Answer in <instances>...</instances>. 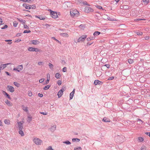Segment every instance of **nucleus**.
Wrapping results in <instances>:
<instances>
[{"instance_id": "1", "label": "nucleus", "mask_w": 150, "mask_h": 150, "mask_svg": "<svg viewBox=\"0 0 150 150\" xmlns=\"http://www.w3.org/2000/svg\"><path fill=\"white\" fill-rule=\"evenodd\" d=\"M33 142L37 145H40L42 143V141L40 139L35 137L33 139Z\"/></svg>"}, {"instance_id": "2", "label": "nucleus", "mask_w": 150, "mask_h": 150, "mask_svg": "<svg viewBox=\"0 0 150 150\" xmlns=\"http://www.w3.org/2000/svg\"><path fill=\"white\" fill-rule=\"evenodd\" d=\"M79 12L76 10H74L72 11H71L70 12L71 15L73 17L77 16L79 14Z\"/></svg>"}, {"instance_id": "3", "label": "nucleus", "mask_w": 150, "mask_h": 150, "mask_svg": "<svg viewBox=\"0 0 150 150\" xmlns=\"http://www.w3.org/2000/svg\"><path fill=\"white\" fill-rule=\"evenodd\" d=\"M28 50L29 51L39 52L40 50L38 48H33L32 47H29L28 49Z\"/></svg>"}, {"instance_id": "4", "label": "nucleus", "mask_w": 150, "mask_h": 150, "mask_svg": "<svg viewBox=\"0 0 150 150\" xmlns=\"http://www.w3.org/2000/svg\"><path fill=\"white\" fill-rule=\"evenodd\" d=\"M7 89L11 92H13L14 91V88L10 85H8L7 87Z\"/></svg>"}, {"instance_id": "5", "label": "nucleus", "mask_w": 150, "mask_h": 150, "mask_svg": "<svg viewBox=\"0 0 150 150\" xmlns=\"http://www.w3.org/2000/svg\"><path fill=\"white\" fill-rule=\"evenodd\" d=\"M86 35H83L80 37L78 40V42H80V41H84L85 39L86 38Z\"/></svg>"}, {"instance_id": "6", "label": "nucleus", "mask_w": 150, "mask_h": 150, "mask_svg": "<svg viewBox=\"0 0 150 150\" xmlns=\"http://www.w3.org/2000/svg\"><path fill=\"white\" fill-rule=\"evenodd\" d=\"M85 12L88 13L90 12H92L93 11V10L90 7L87 6L85 8Z\"/></svg>"}, {"instance_id": "7", "label": "nucleus", "mask_w": 150, "mask_h": 150, "mask_svg": "<svg viewBox=\"0 0 150 150\" xmlns=\"http://www.w3.org/2000/svg\"><path fill=\"white\" fill-rule=\"evenodd\" d=\"M51 14L52 17L53 18H56L58 17L57 13L55 11H52Z\"/></svg>"}, {"instance_id": "8", "label": "nucleus", "mask_w": 150, "mask_h": 150, "mask_svg": "<svg viewBox=\"0 0 150 150\" xmlns=\"http://www.w3.org/2000/svg\"><path fill=\"white\" fill-rule=\"evenodd\" d=\"M22 122H18L19 130H22L23 128V122L22 121Z\"/></svg>"}, {"instance_id": "9", "label": "nucleus", "mask_w": 150, "mask_h": 150, "mask_svg": "<svg viewBox=\"0 0 150 150\" xmlns=\"http://www.w3.org/2000/svg\"><path fill=\"white\" fill-rule=\"evenodd\" d=\"M103 84V82L100 81L98 80H95L94 82V84L95 85L97 84L102 85Z\"/></svg>"}, {"instance_id": "10", "label": "nucleus", "mask_w": 150, "mask_h": 150, "mask_svg": "<svg viewBox=\"0 0 150 150\" xmlns=\"http://www.w3.org/2000/svg\"><path fill=\"white\" fill-rule=\"evenodd\" d=\"M22 6L26 9H30L31 8V5H28L24 3L23 4Z\"/></svg>"}, {"instance_id": "11", "label": "nucleus", "mask_w": 150, "mask_h": 150, "mask_svg": "<svg viewBox=\"0 0 150 150\" xmlns=\"http://www.w3.org/2000/svg\"><path fill=\"white\" fill-rule=\"evenodd\" d=\"M11 64V63H10L6 64H5L1 65L0 66V68H1V69H3L6 67V65L10 64Z\"/></svg>"}, {"instance_id": "12", "label": "nucleus", "mask_w": 150, "mask_h": 150, "mask_svg": "<svg viewBox=\"0 0 150 150\" xmlns=\"http://www.w3.org/2000/svg\"><path fill=\"white\" fill-rule=\"evenodd\" d=\"M31 42H32V44L34 45L39 44L40 43L38 41L34 40H32Z\"/></svg>"}, {"instance_id": "13", "label": "nucleus", "mask_w": 150, "mask_h": 150, "mask_svg": "<svg viewBox=\"0 0 150 150\" xmlns=\"http://www.w3.org/2000/svg\"><path fill=\"white\" fill-rule=\"evenodd\" d=\"M56 125H54L50 128V130L51 132H53L56 130Z\"/></svg>"}, {"instance_id": "14", "label": "nucleus", "mask_w": 150, "mask_h": 150, "mask_svg": "<svg viewBox=\"0 0 150 150\" xmlns=\"http://www.w3.org/2000/svg\"><path fill=\"white\" fill-rule=\"evenodd\" d=\"M63 94V92L62 90H59L57 93V96L59 98L61 97Z\"/></svg>"}, {"instance_id": "15", "label": "nucleus", "mask_w": 150, "mask_h": 150, "mask_svg": "<svg viewBox=\"0 0 150 150\" xmlns=\"http://www.w3.org/2000/svg\"><path fill=\"white\" fill-rule=\"evenodd\" d=\"M5 103L8 105L9 106H11L12 105V103L10 101H8V100H6Z\"/></svg>"}, {"instance_id": "16", "label": "nucleus", "mask_w": 150, "mask_h": 150, "mask_svg": "<svg viewBox=\"0 0 150 150\" xmlns=\"http://www.w3.org/2000/svg\"><path fill=\"white\" fill-rule=\"evenodd\" d=\"M60 35L62 37H68L69 35L68 34L65 33H61L60 34Z\"/></svg>"}, {"instance_id": "17", "label": "nucleus", "mask_w": 150, "mask_h": 150, "mask_svg": "<svg viewBox=\"0 0 150 150\" xmlns=\"http://www.w3.org/2000/svg\"><path fill=\"white\" fill-rule=\"evenodd\" d=\"M17 68L19 70V71H21L22 70L23 68V67L22 65H18L17 67Z\"/></svg>"}, {"instance_id": "18", "label": "nucleus", "mask_w": 150, "mask_h": 150, "mask_svg": "<svg viewBox=\"0 0 150 150\" xmlns=\"http://www.w3.org/2000/svg\"><path fill=\"white\" fill-rule=\"evenodd\" d=\"M102 121L105 122H110V120L109 119L105 117L103 118Z\"/></svg>"}, {"instance_id": "19", "label": "nucleus", "mask_w": 150, "mask_h": 150, "mask_svg": "<svg viewBox=\"0 0 150 150\" xmlns=\"http://www.w3.org/2000/svg\"><path fill=\"white\" fill-rule=\"evenodd\" d=\"M4 94L10 100H11V98L10 95L8 94L7 93H6V92L4 91Z\"/></svg>"}, {"instance_id": "20", "label": "nucleus", "mask_w": 150, "mask_h": 150, "mask_svg": "<svg viewBox=\"0 0 150 150\" xmlns=\"http://www.w3.org/2000/svg\"><path fill=\"white\" fill-rule=\"evenodd\" d=\"M61 76V75L59 73H57L55 74V77L58 79H60Z\"/></svg>"}, {"instance_id": "21", "label": "nucleus", "mask_w": 150, "mask_h": 150, "mask_svg": "<svg viewBox=\"0 0 150 150\" xmlns=\"http://www.w3.org/2000/svg\"><path fill=\"white\" fill-rule=\"evenodd\" d=\"M18 20L21 22L23 24H25V20H23L22 19L18 18Z\"/></svg>"}, {"instance_id": "22", "label": "nucleus", "mask_w": 150, "mask_h": 150, "mask_svg": "<svg viewBox=\"0 0 150 150\" xmlns=\"http://www.w3.org/2000/svg\"><path fill=\"white\" fill-rule=\"evenodd\" d=\"M32 119V117L30 116H28L27 117V121L28 122H30Z\"/></svg>"}, {"instance_id": "23", "label": "nucleus", "mask_w": 150, "mask_h": 150, "mask_svg": "<svg viewBox=\"0 0 150 150\" xmlns=\"http://www.w3.org/2000/svg\"><path fill=\"white\" fill-rule=\"evenodd\" d=\"M75 2L77 4H80L82 3V0H75Z\"/></svg>"}, {"instance_id": "24", "label": "nucleus", "mask_w": 150, "mask_h": 150, "mask_svg": "<svg viewBox=\"0 0 150 150\" xmlns=\"http://www.w3.org/2000/svg\"><path fill=\"white\" fill-rule=\"evenodd\" d=\"M4 123L7 125H9L10 124V121L9 120L5 119L4 121Z\"/></svg>"}, {"instance_id": "25", "label": "nucleus", "mask_w": 150, "mask_h": 150, "mask_svg": "<svg viewBox=\"0 0 150 150\" xmlns=\"http://www.w3.org/2000/svg\"><path fill=\"white\" fill-rule=\"evenodd\" d=\"M21 135V136H23L24 135V133L22 130H19L18 132Z\"/></svg>"}, {"instance_id": "26", "label": "nucleus", "mask_w": 150, "mask_h": 150, "mask_svg": "<svg viewBox=\"0 0 150 150\" xmlns=\"http://www.w3.org/2000/svg\"><path fill=\"white\" fill-rule=\"evenodd\" d=\"M80 141V139L78 138H73L72 139V141L74 142H75L76 141L77 142H79Z\"/></svg>"}, {"instance_id": "27", "label": "nucleus", "mask_w": 150, "mask_h": 150, "mask_svg": "<svg viewBox=\"0 0 150 150\" xmlns=\"http://www.w3.org/2000/svg\"><path fill=\"white\" fill-rule=\"evenodd\" d=\"M95 6L98 8L99 9H102V10H103V8L102 7L98 5H95Z\"/></svg>"}, {"instance_id": "28", "label": "nucleus", "mask_w": 150, "mask_h": 150, "mask_svg": "<svg viewBox=\"0 0 150 150\" xmlns=\"http://www.w3.org/2000/svg\"><path fill=\"white\" fill-rule=\"evenodd\" d=\"M27 107H25L23 105L22 106V109L24 111H26V112H28V109Z\"/></svg>"}, {"instance_id": "29", "label": "nucleus", "mask_w": 150, "mask_h": 150, "mask_svg": "<svg viewBox=\"0 0 150 150\" xmlns=\"http://www.w3.org/2000/svg\"><path fill=\"white\" fill-rule=\"evenodd\" d=\"M50 86L49 85H47L45 86L44 88L43 89L45 90H47L50 87Z\"/></svg>"}, {"instance_id": "30", "label": "nucleus", "mask_w": 150, "mask_h": 150, "mask_svg": "<svg viewBox=\"0 0 150 150\" xmlns=\"http://www.w3.org/2000/svg\"><path fill=\"white\" fill-rule=\"evenodd\" d=\"M100 33L98 31H95L93 33L94 36H97L99 35Z\"/></svg>"}, {"instance_id": "31", "label": "nucleus", "mask_w": 150, "mask_h": 150, "mask_svg": "<svg viewBox=\"0 0 150 150\" xmlns=\"http://www.w3.org/2000/svg\"><path fill=\"white\" fill-rule=\"evenodd\" d=\"M63 143L64 144H65L67 145H69L71 144V143L69 141H64Z\"/></svg>"}, {"instance_id": "32", "label": "nucleus", "mask_w": 150, "mask_h": 150, "mask_svg": "<svg viewBox=\"0 0 150 150\" xmlns=\"http://www.w3.org/2000/svg\"><path fill=\"white\" fill-rule=\"evenodd\" d=\"M17 87H19L20 86V84L17 82H14L13 83Z\"/></svg>"}, {"instance_id": "33", "label": "nucleus", "mask_w": 150, "mask_h": 150, "mask_svg": "<svg viewBox=\"0 0 150 150\" xmlns=\"http://www.w3.org/2000/svg\"><path fill=\"white\" fill-rule=\"evenodd\" d=\"M144 139L142 137H139L138 138V140L139 142H142L144 141Z\"/></svg>"}, {"instance_id": "34", "label": "nucleus", "mask_w": 150, "mask_h": 150, "mask_svg": "<svg viewBox=\"0 0 150 150\" xmlns=\"http://www.w3.org/2000/svg\"><path fill=\"white\" fill-rule=\"evenodd\" d=\"M137 121H140V122L139 124V125H141L142 123H143L144 122L143 121H142L141 119H139V118L137 119Z\"/></svg>"}, {"instance_id": "35", "label": "nucleus", "mask_w": 150, "mask_h": 150, "mask_svg": "<svg viewBox=\"0 0 150 150\" xmlns=\"http://www.w3.org/2000/svg\"><path fill=\"white\" fill-rule=\"evenodd\" d=\"M48 75H49V78L47 79V80L45 81V84H47L49 83V81L50 80V74H48Z\"/></svg>"}, {"instance_id": "36", "label": "nucleus", "mask_w": 150, "mask_h": 150, "mask_svg": "<svg viewBox=\"0 0 150 150\" xmlns=\"http://www.w3.org/2000/svg\"><path fill=\"white\" fill-rule=\"evenodd\" d=\"M145 20V19L138 18L135 19L134 20V21L136 22H137V21H141V20Z\"/></svg>"}, {"instance_id": "37", "label": "nucleus", "mask_w": 150, "mask_h": 150, "mask_svg": "<svg viewBox=\"0 0 150 150\" xmlns=\"http://www.w3.org/2000/svg\"><path fill=\"white\" fill-rule=\"evenodd\" d=\"M18 23L17 21H14L13 22V25L14 27H16L18 25Z\"/></svg>"}, {"instance_id": "38", "label": "nucleus", "mask_w": 150, "mask_h": 150, "mask_svg": "<svg viewBox=\"0 0 150 150\" xmlns=\"http://www.w3.org/2000/svg\"><path fill=\"white\" fill-rule=\"evenodd\" d=\"M128 62L130 64H132L133 63L134 61H133V60H132V59H129L128 60Z\"/></svg>"}, {"instance_id": "39", "label": "nucleus", "mask_w": 150, "mask_h": 150, "mask_svg": "<svg viewBox=\"0 0 150 150\" xmlns=\"http://www.w3.org/2000/svg\"><path fill=\"white\" fill-rule=\"evenodd\" d=\"M123 8L124 9H127L129 8V6L127 5H124Z\"/></svg>"}, {"instance_id": "40", "label": "nucleus", "mask_w": 150, "mask_h": 150, "mask_svg": "<svg viewBox=\"0 0 150 150\" xmlns=\"http://www.w3.org/2000/svg\"><path fill=\"white\" fill-rule=\"evenodd\" d=\"M49 66L50 69H52L53 67V65L51 63H49Z\"/></svg>"}, {"instance_id": "41", "label": "nucleus", "mask_w": 150, "mask_h": 150, "mask_svg": "<svg viewBox=\"0 0 150 150\" xmlns=\"http://www.w3.org/2000/svg\"><path fill=\"white\" fill-rule=\"evenodd\" d=\"M66 89V88L65 86H63L62 89L60 90H62V92H63Z\"/></svg>"}, {"instance_id": "42", "label": "nucleus", "mask_w": 150, "mask_h": 150, "mask_svg": "<svg viewBox=\"0 0 150 150\" xmlns=\"http://www.w3.org/2000/svg\"><path fill=\"white\" fill-rule=\"evenodd\" d=\"M146 147L144 146H142L141 148V150H146Z\"/></svg>"}, {"instance_id": "43", "label": "nucleus", "mask_w": 150, "mask_h": 150, "mask_svg": "<svg viewBox=\"0 0 150 150\" xmlns=\"http://www.w3.org/2000/svg\"><path fill=\"white\" fill-rule=\"evenodd\" d=\"M28 93V95L30 97L32 96V93L31 91H29Z\"/></svg>"}, {"instance_id": "44", "label": "nucleus", "mask_w": 150, "mask_h": 150, "mask_svg": "<svg viewBox=\"0 0 150 150\" xmlns=\"http://www.w3.org/2000/svg\"><path fill=\"white\" fill-rule=\"evenodd\" d=\"M74 94H72V93H70V98L69 99L70 100H71L72 99L73 97L74 96Z\"/></svg>"}, {"instance_id": "45", "label": "nucleus", "mask_w": 150, "mask_h": 150, "mask_svg": "<svg viewBox=\"0 0 150 150\" xmlns=\"http://www.w3.org/2000/svg\"><path fill=\"white\" fill-rule=\"evenodd\" d=\"M35 17L36 18H39V19H40L41 20H44L45 19V18H44L42 17H39V16H35Z\"/></svg>"}, {"instance_id": "46", "label": "nucleus", "mask_w": 150, "mask_h": 150, "mask_svg": "<svg viewBox=\"0 0 150 150\" xmlns=\"http://www.w3.org/2000/svg\"><path fill=\"white\" fill-rule=\"evenodd\" d=\"M143 1L146 4H147L149 2V0H143Z\"/></svg>"}, {"instance_id": "47", "label": "nucleus", "mask_w": 150, "mask_h": 150, "mask_svg": "<svg viewBox=\"0 0 150 150\" xmlns=\"http://www.w3.org/2000/svg\"><path fill=\"white\" fill-rule=\"evenodd\" d=\"M74 150H81L82 148L81 147H79L75 148L74 149Z\"/></svg>"}, {"instance_id": "48", "label": "nucleus", "mask_w": 150, "mask_h": 150, "mask_svg": "<svg viewBox=\"0 0 150 150\" xmlns=\"http://www.w3.org/2000/svg\"><path fill=\"white\" fill-rule=\"evenodd\" d=\"M82 4H83V5H84L89 6V5L87 4V2L86 1H83L82 2Z\"/></svg>"}, {"instance_id": "49", "label": "nucleus", "mask_w": 150, "mask_h": 150, "mask_svg": "<svg viewBox=\"0 0 150 150\" xmlns=\"http://www.w3.org/2000/svg\"><path fill=\"white\" fill-rule=\"evenodd\" d=\"M31 8L33 9H35L36 8V5L35 4H33L31 6Z\"/></svg>"}, {"instance_id": "50", "label": "nucleus", "mask_w": 150, "mask_h": 150, "mask_svg": "<svg viewBox=\"0 0 150 150\" xmlns=\"http://www.w3.org/2000/svg\"><path fill=\"white\" fill-rule=\"evenodd\" d=\"M31 32L30 30H25L23 32V33H29Z\"/></svg>"}, {"instance_id": "51", "label": "nucleus", "mask_w": 150, "mask_h": 150, "mask_svg": "<svg viewBox=\"0 0 150 150\" xmlns=\"http://www.w3.org/2000/svg\"><path fill=\"white\" fill-rule=\"evenodd\" d=\"M106 67L107 68H109L110 67V65L109 64H106L103 66L102 67Z\"/></svg>"}, {"instance_id": "52", "label": "nucleus", "mask_w": 150, "mask_h": 150, "mask_svg": "<svg viewBox=\"0 0 150 150\" xmlns=\"http://www.w3.org/2000/svg\"><path fill=\"white\" fill-rule=\"evenodd\" d=\"M137 34L138 35H142V33L141 32H137Z\"/></svg>"}, {"instance_id": "53", "label": "nucleus", "mask_w": 150, "mask_h": 150, "mask_svg": "<svg viewBox=\"0 0 150 150\" xmlns=\"http://www.w3.org/2000/svg\"><path fill=\"white\" fill-rule=\"evenodd\" d=\"M57 83L59 86L60 85L62 84V81L61 80H59L57 81Z\"/></svg>"}, {"instance_id": "54", "label": "nucleus", "mask_w": 150, "mask_h": 150, "mask_svg": "<svg viewBox=\"0 0 150 150\" xmlns=\"http://www.w3.org/2000/svg\"><path fill=\"white\" fill-rule=\"evenodd\" d=\"M40 113L41 114L44 115H46L47 114V112H40Z\"/></svg>"}, {"instance_id": "55", "label": "nucleus", "mask_w": 150, "mask_h": 150, "mask_svg": "<svg viewBox=\"0 0 150 150\" xmlns=\"http://www.w3.org/2000/svg\"><path fill=\"white\" fill-rule=\"evenodd\" d=\"M8 25H4V26L3 27H2L1 28V29H6V28H7V27H8Z\"/></svg>"}, {"instance_id": "56", "label": "nucleus", "mask_w": 150, "mask_h": 150, "mask_svg": "<svg viewBox=\"0 0 150 150\" xmlns=\"http://www.w3.org/2000/svg\"><path fill=\"white\" fill-rule=\"evenodd\" d=\"M44 79H43V78L41 79H40L39 80V82L40 83H42L44 81Z\"/></svg>"}, {"instance_id": "57", "label": "nucleus", "mask_w": 150, "mask_h": 150, "mask_svg": "<svg viewBox=\"0 0 150 150\" xmlns=\"http://www.w3.org/2000/svg\"><path fill=\"white\" fill-rule=\"evenodd\" d=\"M114 76H111V77H109L108 79V80H111L113 79H114Z\"/></svg>"}, {"instance_id": "58", "label": "nucleus", "mask_w": 150, "mask_h": 150, "mask_svg": "<svg viewBox=\"0 0 150 150\" xmlns=\"http://www.w3.org/2000/svg\"><path fill=\"white\" fill-rule=\"evenodd\" d=\"M67 68L66 67H64V68L62 69V71L63 72H66L67 71Z\"/></svg>"}, {"instance_id": "59", "label": "nucleus", "mask_w": 150, "mask_h": 150, "mask_svg": "<svg viewBox=\"0 0 150 150\" xmlns=\"http://www.w3.org/2000/svg\"><path fill=\"white\" fill-rule=\"evenodd\" d=\"M24 25V28L25 29H29V27H28V26L27 25H25V24Z\"/></svg>"}, {"instance_id": "60", "label": "nucleus", "mask_w": 150, "mask_h": 150, "mask_svg": "<svg viewBox=\"0 0 150 150\" xmlns=\"http://www.w3.org/2000/svg\"><path fill=\"white\" fill-rule=\"evenodd\" d=\"M52 38L54 40H55L57 42L60 43V42L58 40L56 39L55 37H53Z\"/></svg>"}, {"instance_id": "61", "label": "nucleus", "mask_w": 150, "mask_h": 150, "mask_svg": "<svg viewBox=\"0 0 150 150\" xmlns=\"http://www.w3.org/2000/svg\"><path fill=\"white\" fill-rule=\"evenodd\" d=\"M48 150H53V149L52 148L51 146H49L48 148L47 149Z\"/></svg>"}, {"instance_id": "62", "label": "nucleus", "mask_w": 150, "mask_h": 150, "mask_svg": "<svg viewBox=\"0 0 150 150\" xmlns=\"http://www.w3.org/2000/svg\"><path fill=\"white\" fill-rule=\"evenodd\" d=\"M79 27L82 28V29H83L84 28H85V26L84 25L81 24L79 25Z\"/></svg>"}, {"instance_id": "63", "label": "nucleus", "mask_w": 150, "mask_h": 150, "mask_svg": "<svg viewBox=\"0 0 150 150\" xmlns=\"http://www.w3.org/2000/svg\"><path fill=\"white\" fill-rule=\"evenodd\" d=\"M43 64V62H39L38 63V64L39 65H41Z\"/></svg>"}, {"instance_id": "64", "label": "nucleus", "mask_w": 150, "mask_h": 150, "mask_svg": "<svg viewBox=\"0 0 150 150\" xmlns=\"http://www.w3.org/2000/svg\"><path fill=\"white\" fill-rule=\"evenodd\" d=\"M34 0H26V2L28 3H30L33 2Z\"/></svg>"}]
</instances>
